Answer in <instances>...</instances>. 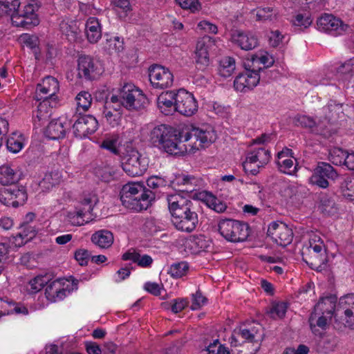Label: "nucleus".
Segmentation results:
<instances>
[{
	"mask_svg": "<svg viewBox=\"0 0 354 354\" xmlns=\"http://www.w3.org/2000/svg\"><path fill=\"white\" fill-rule=\"evenodd\" d=\"M216 139L210 128L186 127L180 130L166 124L156 126L150 133V140L171 155L194 153L200 148L207 147Z\"/></svg>",
	"mask_w": 354,
	"mask_h": 354,
	"instance_id": "1",
	"label": "nucleus"
},
{
	"mask_svg": "<svg viewBox=\"0 0 354 354\" xmlns=\"http://www.w3.org/2000/svg\"><path fill=\"white\" fill-rule=\"evenodd\" d=\"M39 7L35 0L29 1L22 7L19 0H0V17L10 16L14 26L30 29L39 24L37 14Z\"/></svg>",
	"mask_w": 354,
	"mask_h": 354,
	"instance_id": "2",
	"label": "nucleus"
},
{
	"mask_svg": "<svg viewBox=\"0 0 354 354\" xmlns=\"http://www.w3.org/2000/svg\"><path fill=\"white\" fill-rule=\"evenodd\" d=\"M259 324H243L234 329L230 337L232 354H255L261 339Z\"/></svg>",
	"mask_w": 354,
	"mask_h": 354,
	"instance_id": "3",
	"label": "nucleus"
},
{
	"mask_svg": "<svg viewBox=\"0 0 354 354\" xmlns=\"http://www.w3.org/2000/svg\"><path fill=\"white\" fill-rule=\"evenodd\" d=\"M154 198L155 194L140 183H127L120 191L122 205L127 209L136 212L147 209Z\"/></svg>",
	"mask_w": 354,
	"mask_h": 354,
	"instance_id": "4",
	"label": "nucleus"
},
{
	"mask_svg": "<svg viewBox=\"0 0 354 354\" xmlns=\"http://www.w3.org/2000/svg\"><path fill=\"white\" fill-rule=\"evenodd\" d=\"M302 259L310 268L321 272L328 267V257L323 240L317 235L310 236L308 244L301 250Z\"/></svg>",
	"mask_w": 354,
	"mask_h": 354,
	"instance_id": "5",
	"label": "nucleus"
},
{
	"mask_svg": "<svg viewBox=\"0 0 354 354\" xmlns=\"http://www.w3.org/2000/svg\"><path fill=\"white\" fill-rule=\"evenodd\" d=\"M106 102L111 104L122 103L124 108L130 111H138L145 109L149 104L146 95L131 84H124L118 95H112Z\"/></svg>",
	"mask_w": 354,
	"mask_h": 354,
	"instance_id": "6",
	"label": "nucleus"
},
{
	"mask_svg": "<svg viewBox=\"0 0 354 354\" xmlns=\"http://www.w3.org/2000/svg\"><path fill=\"white\" fill-rule=\"evenodd\" d=\"M218 227L221 235L227 241L233 243L246 241L250 233L248 223L234 219H222Z\"/></svg>",
	"mask_w": 354,
	"mask_h": 354,
	"instance_id": "7",
	"label": "nucleus"
},
{
	"mask_svg": "<svg viewBox=\"0 0 354 354\" xmlns=\"http://www.w3.org/2000/svg\"><path fill=\"white\" fill-rule=\"evenodd\" d=\"M149 160L138 151L128 152L122 158V167L129 176H140L147 170Z\"/></svg>",
	"mask_w": 354,
	"mask_h": 354,
	"instance_id": "8",
	"label": "nucleus"
},
{
	"mask_svg": "<svg viewBox=\"0 0 354 354\" xmlns=\"http://www.w3.org/2000/svg\"><path fill=\"white\" fill-rule=\"evenodd\" d=\"M27 199V191L23 185L15 184L0 189V202L6 206L18 207L24 205Z\"/></svg>",
	"mask_w": 354,
	"mask_h": 354,
	"instance_id": "9",
	"label": "nucleus"
},
{
	"mask_svg": "<svg viewBox=\"0 0 354 354\" xmlns=\"http://www.w3.org/2000/svg\"><path fill=\"white\" fill-rule=\"evenodd\" d=\"M150 84L154 88L165 89L171 87L174 75L168 68L160 64H152L148 68Z\"/></svg>",
	"mask_w": 354,
	"mask_h": 354,
	"instance_id": "10",
	"label": "nucleus"
},
{
	"mask_svg": "<svg viewBox=\"0 0 354 354\" xmlns=\"http://www.w3.org/2000/svg\"><path fill=\"white\" fill-rule=\"evenodd\" d=\"M261 67L252 69L246 68L245 71L236 77L234 87L236 91L246 93L257 86L260 80L259 72Z\"/></svg>",
	"mask_w": 354,
	"mask_h": 354,
	"instance_id": "11",
	"label": "nucleus"
},
{
	"mask_svg": "<svg viewBox=\"0 0 354 354\" xmlns=\"http://www.w3.org/2000/svg\"><path fill=\"white\" fill-rule=\"evenodd\" d=\"M59 82L53 77L47 76L37 85L34 99L37 101L56 102L55 94L59 91Z\"/></svg>",
	"mask_w": 354,
	"mask_h": 354,
	"instance_id": "12",
	"label": "nucleus"
},
{
	"mask_svg": "<svg viewBox=\"0 0 354 354\" xmlns=\"http://www.w3.org/2000/svg\"><path fill=\"white\" fill-rule=\"evenodd\" d=\"M337 177V173L333 166L322 162L314 169L309 180L312 185L325 189L329 186L328 180H335Z\"/></svg>",
	"mask_w": 354,
	"mask_h": 354,
	"instance_id": "13",
	"label": "nucleus"
},
{
	"mask_svg": "<svg viewBox=\"0 0 354 354\" xmlns=\"http://www.w3.org/2000/svg\"><path fill=\"white\" fill-rule=\"evenodd\" d=\"M176 111L185 116L193 115L198 110V103L194 95L185 89L176 91Z\"/></svg>",
	"mask_w": 354,
	"mask_h": 354,
	"instance_id": "14",
	"label": "nucleus"
},
{
	"mask_svg": "<svg viewBox=\"0 0 354 354\" xmlns=\"http://www.w3.org/2000/svg\"><path fill=\"white\" fill-rule=\"evenodd\" d=\"M77 71L78 77L86 80H95L102 73L99 63L88 55H82L78 58Z\"/></svg>",
	"mask_w": 354,
	"mask_h": 354,
	"instance_id": "15",
	"label": "nucleus"
},
{
	"mask_svg": "<svg viewBox=\"0 0 354 354\" xmlns=\"http://www.w3.org/2000/svg\"><path fill=\"white\" fill-rule=\"evenodd\" d=\"M317 29L334 36L342 35L347 26L331 14L324 13L317 21Z\"/></svg>",
	"mask_w": 354,
	"mask_h": 354,
	"instance_id": "16",
	"label": "nucleus"
},
{
	"mask_svg": "<svg viewBox=\"0 0 354 354\" xmlns=\"http://www.w3.org/2000/svg\"><path fill=\"white\" fill-rule=\"evenodd\" d=\"M267 234L274 242L283 247L292 241V230L283 223H271L268 226Z\"/></svg>",
	"mask_w": 354,
	"mask_h": 354,
	"instance_id": "17",
	"label": "nucleus"
},
{
	"mask_svg": "<svg viewBox=\"0 0 354 354\" xmlns=\"http://www.w3.org/2000/svg\"><path fill=\"white\" fill-rule=\"evenodd\" d=\"M171 221L174 225L178 230L187 232L194 231L198 223L196 206L189 209L186 212H183V214H179L174 217Z\"/></svg>",
	"mask_w": 354,
	"mask_h": 354,
	"instance_id": "18",
	"label": "nucleus"
},
{
	"mask_svg": "<svg viewBox=\"0 0 354 354\" xmlns=\"http://www.w3.org/2000/svg\"><path fill=\"white\" fill-rule=\"evenodd\" d=\"M98 122L91 115L79 117L73 125V133L77 138H82L96 131Z\"/></svg>",
	"mask_w": 354,
	"mask_h": 354,
	"instance_id": "19",
	"label": "nucleus"
},
{
	"mask_svg": "<svg viewBox=\"0 0 354 354\" xmlns=\"http://www.w3.org/2000/svg\"><path fill=\"white\" fill-rule=\"evenodd\" d=\"M167 201L172 218L179 214H183V212L196 207L192 200L179 193L168 195Z\"/></svg>",
	"mask_w": 354,
	"mask_h": 354,
	"instance_id": "20",
	"label": "nucleus"
},
{
	"mask_svg": "<svg viewBox=\"0 0 354 354\" xmlns=\"http://www.w3.org/2000/svg\"><path fill=\"white\" fill-rule=\"evenodd\" d=\"M337 298L333 295H330L320 299L318 303L315 306L314 311L309 318V324L314 326V319L317 315H327L328 317H332L335 313V317L337 311L336 306Z\"/></svg>",
	"mask_w": 354,
	"mask_h": 354,
	"instance_id": "21",
	"label": "nucleus"
},
{
	"mask_svg": "<svg viewBox=\"0 0 354 354\" xmlns=\"http://www.w3.org/2000/svg\"><path fill=\"white\" fill-rule=\"evenodd\" d=\"M212 45L209 37H205L199 39L196 44L195 51V61L196 68L203 71L209 64L208 50Z\"/></svg>",
	"mask_w": 354,
	"mask_h": 354,
	"instance_id": "22",
	"label": "nucleus"
},
{
	"mask_svg": "<svg viewBox=\"0 0 354 354\" xmlns=\"http://www.w3.org/2000/svg\"><path fill=\"white\" fill-rule=\"evenodd\" d=\"M232 41L237 44L242 50H250L258 46V39L252 33L239 30L231 32Z\"/></svg>",
	"mask_w": 354,
	"mask_h": 354,
	"instance_id": "23",
	"label": "nucleus"
},
{
	"mask_svg": "<svg viewBox=\"0 0 354 354\" xmlns=\"http://www.w3.org/2000/svg\"><path fill=\"white\" fill-rule=\"evenodd\" d=\"M176 91L162 92L157 98V106L160 111L165 115H172L176 111Z\"/></svg>",
	"mask_w": 354,
	"mask_h": 354,
	"instance_id": "24",
	"label": "nucleus"
},
{
	"mask_svg": "<svg viewBox=\"0 0 354 354\" xmlns=\"http://www.w3.org/2000/svg\"><path fill=\"white\" fill-rule=\"evenodd\" d=\"M57 102L41 101L37 106V109L32 116L33 124L36 128L43 125L51 115L52 109L55 106Z\"/></svg>",
	"mask_w": 354,
	"mask_h": 354,
	"instance_id": "25",
	"label": "nucleus"
},
{
	"mask_svg": "<svg viewBox=\"0 0 354 354\" xmlns=\"http://www.w3.org/2000/svg\"><path fill=\"white\" fill-rule=\"evenodd\" d=\"M292 158V151L290 149L286 148L278 153L277 164L280 171L289 175L295 172L297 167Z\"/></svg>",
	"mask_w": 354,
	"mask_h": 354,
	"instance_id": "26",
	"label": "nucleus"
},
{
	"mask_svg": "<svg viewBox=\"0 0 354 354\" xmlns=\"http://www.w3.org/2000/svg\"><path fill=\"white\" fill-rule=\"evenodd\" d=\"M68 127V125L66 120L57 118L50 122L45 131V134L51 140L63 138Z\"/></svg>",
	"mask_w": 354,
	"mask_h": 354,
	"instance_id": "27",
	"label": "nucleus"
},
{
	"mask_svg": "<svg viewBox=\"0 0 354 354\" xmlns=\"http://www.w3.org/2000/svg\"><path fill=\"white\" fill-rule=\"evenodd\" d=\"M85 31L89 42L95 44L102 37L101 26L98 19L95 17H89L85 24Z\"/></svg>",
	"mask_w": 354,
	"mask_h": 354,
	"instance_id": "28",
	"label": "nucleus"
},
{
	"mask_svg": "<svg viewBox=\"0 0 354 354\" xmlns=\"http://www.w3.org/2000/svg\"><path fill=\"white\" fill-rule=\"evenodd\" d=\"M114 237L113 233L107 230H100L95 232L91 236V241L100 248L106 249L113 243Z\"/></svg>",
	"mask_w": 354,
	"mask_h": 354,
	"instance_id": "29",
	"label": "nucleus"
},
{
	"mask_svg": "<svg viewBox=\"0 0 354 354\" xmlns=\"http://www.w3.org/2000/svg\"><path fill=\"white\" fill-rule=\"evenodd\" d=\"M59 30L70 42H74L77 38L79 28L77 21L64 19L59 23Z\"/></svg>",
	"mask_w": 354,
	"mask_h": 354,
	"instance_id": "30",
	"label": "nucleus"
},
{
	"mask_svg": "<svg viewBox=\"0 0 354 354\" xmlns=\"http://www.w3.org/2000/svg\"><path fill=\"white\" fill-rule=\"evenodd\" d=\"M196 195L199 200L206 202L208 207L217 213H223L227 209V205L225 203L210 193L202 192Z\"/></svg>",
	"mask_w": 354,
	"mask_h": 354,
	"instance_id": "31",
	"label": "nucleus"
},
{
	"mask_svg": "<svg viewBox=\"0 0 354 354\" xmlns=\"http://www.w3.org/2000/svg\"><path fill=\"white\" fill-rule=\"evenodd\" d=\"M319 209L324 215L334 216L337 214L339 206L334 197L323 195L320 198Z\"/></svg>",
	"mask_w": 354,
	"mask_h": 354,
	"instance_id": "32",
	"label": "nucleus"
},
{
	"mask_svg": "<svg viewBox=\"0 0 354 354\" xmlns=\"http://www.w3.org/2000/svg\"><path fill=\"white\" fill-rule=\"evenodd\" d=\"M323 112L328 122H335L339 118V115L343 113L342 104L329 102L327 106L323 108Z\"/></svg>",
	"mask_w": 354,
	"mask_h": 354,
	"instance_id": "33",
	"label": "nucleus"
},
{
	"mask_svg": "<svg viewBox=\"0 0 354 354\" xmlns=\"http://www.w3.org/2000/svg\"><path fill=\"white\" fill-rule=\"evenodd\" d=\"M354 311V294H348L339 299L337 306L336 315H342Z\"/></svg>",
	"mask_w": 354,
	"mask_h": 354,
	"instance_id": "34",
	"label": "nucleus"
},
{
	"mask_svg": "<svg viewBox=\"0 0 354 354\" xmlns=\"http://www.w3.org/2000/svg\"><path fill=\"white\" fill-rule=\"evenodd\" d=\"M102 115L109 125L115 127L120 124L122 115L118 110L108 105L107 106H104Z\"/></svg>",
	"mask_w": 354,
	"mask_h": 354,
	"instance_id": "35",
	"label": "nucleus"
},
{
	"mask_svg": "<svg viewBox=\"0 0 354 354\" xmlns=\"http://www.w3.org/2000/svg\"><path fill=\"white\" fill-rule=\"evenodd\" d=\"M19 180L17 173L9 166L0 167V183L10 186L15 185Z\"/></svg>",
	"mask_w": 354,
	"mask_h": 354,
	"instance_id": "36",
	"label": "nucleus"
},
{
	"mask_svg": "<svg viewBox=\"0 0 354 354\" xmlns=\"http://www.w3.org/2000/svg\"><path fill=\"white\" fill-rule=\"evenodd\" d=\"M235 68V59L232 57H224L219 62L218 71L221 76L228 77L232 75Z\"/></svg>",
	"mask_w": 354,
	"mask_h": 354,
	"instance_id": "37",
	"label": "nucleus"
},
{
	"mask_svg": "<svg viewBox=\"0 0 354 354\" xmlns=\"http://www.w3.org/2000/svg\"><path fill=\"white\" fill-rule=\"evenodd\" d=\"M278 15L279 12L276 8L268 6L258 8L256 17L258 21H272L277 19Z\"/></svg>",
	"mask_w": 354,
	"mask_h": 354,
	"instance_id": "38",
	"label": "nucleus"
},
{
	"mask_svg": "<svg viewBox=\"0 0 354 354\" xmlns=\"http://www.w3.org/2000/svg\"><path fill=\"white\" fill-rule=\"evenodd\" d=\"M292 25L299 30H304L311 26L313 18L309 12H299L295 15L292 20Z\"/></svg>",
	"mask_w": 354,
	"mask_h": 354,
	"instance_id": "39",
	"label": "nucleus"
},
{
	"mask_svg": "<svg viewBox=\"0 0 354 354\" xmlns=\"http://www.w3.org/2000/svg\"><path fill=\"white\" fill-rule=\"evenodd\" d=\"M62 174L58 171H52L46 173L41 181V186L46 189H50L62 181Z\"/></svg>",
	"mask_w": 354,
	"mask_h": 354,
	"instance_id": "40",
	"label": "nucleus"
},
{
	"mask_svg": "<svg viewBox=\"0 0 354 354\" xmlns=\"http://www.w3.org/2000/svg\"><path fill=\"white\" fill-rule=\"evenodd\" d=\"M340 190L344 198L354 200V176H346L341 183Z\"/></svg>",
	"mask_w": 354,
	"mask_h": 354,
	"instance_id": "41",
	"label": "nucleus"
},
{
	"mask_svg": "<svg viewBox=\"0 0 354 354\" xmlns=\"http://www.w3.org/2000/svg\"><path fill=\"white\" fill-rule=\"evenodd\" d=\"M340 316L341 321L335 320L334 327L339 330H342L344 328H348L354 330V311L348 313H343Z\"/></svg>",
	"mask_w": 354,
	"mask_h": 354,
	"instance_id": "42",
	"label": "nucleus"
},
{
	"mask_svg": "<svg viewBox=\"0 0 354 354\" xmlns=\"http://www.w3.org/2000/svg\"><path fill=\"white\" fill-rule=\"evenodd\" d=\"M75 100L77 102V109L78 111H86L92 104L93 98L88 91H83L77 95Z\"/></svg>",
	"mask_w": 354,
	"mask_h": 354,
	"instance_id": "43",
	"label": "nucleus"
},
{
	"mask_svg": "<svg viewBox=\"0 0 354 354\" xmlns=\"http://www.w3.org/2000/svg\"><path fill=\"white\" fill-rule=\"evenodd\" d=\"M49 282V276L41 275L37 276L34 279H31L29 282L30 288L28 290L30 293L34 294L41 290L46 284Z\"/></svg>",
	"mask_w": 354,
	"mask_h": 354,
	"instance_id": "44",
	"label": "nucleus"
},
{
	"mask_svg": "<svg viewBox=\"0 0 354 354\" xmlns=\"http://www.w3.org/2000/svg\"><path fill=\"white\" fill-rule=\"evenodd\" d=\"M95 174L101 180L110 182L113 178L115 171L113 167L106 165L96 167Z\"/></svg>",
	"mask_w": 354,
	"mask_h": 354,
	"instance_id": "45",
	"label": "nucleus"
},
{
	"mask_svg": "<svg viewBox=\"0 0 354 354\" xmlns=\"http://www.w3.org/2000/svg\"><path fill=\"white\" fill-rule=\"evenodd\" d=\"M97 199L95 195L85 197L76 207L86 217L93 211L94 205L96 204Z\"/></svg>",
	"mask_w": 354,
	"mask_h": 354,
	"instance_id": "46",
	"label": "nucleus"
},
{
	"mask_svg": "<svg viewBox=\"0 0 354 354\" xmlns=\"http://www.w3.org/2000/svg\"><path fill=\"white\" fill-rule=\"evenodd\" d=\"M188 268V263L185 261H181L171 265L168 272L174 278H180L185 275Z\"/></svg>",
	"mask_w": 354,
	"mask_h": 354,
	"instance_id": "47",
	"label": "nucleus"
},
{
	"mask_svg": "<svg viewBox=\"0 0 354 354\" xmlns=\"http://www.w3.org/2000/svg\"><path fill=\"white\" fill-rule=\"evenodd\" d=\"M67 220L73 225L80 226L84 223H87L88 220L91 219V216L87 217V220L85 219V216L80 212L78 209L75 211L69 212L67 214Z\"/></svg>",
	"mask_w": 354,
	"mask_h": 354,
	"instance_id": "48",
	"label": "nucleus"
},
{
	"mask_svg": "<svg viewBox=\"0 0 354 354\" xmlns=\"http://www.w3.org/2000/svg\"><path fill=\"white\" fill-rule=\"evenodd\" d=\"M229 351L218 339L201 351V354H229Z\"/></svg>",
	"mask_w": 354,
	"mask_h": 354,
	"instance_id": "49",
	"label": "nucleus"
},
{
	"mask_svg": "<svg viewBox=\"0 0 354 354\" xmlns=\"http://www.w3.org/2000/svg\"><path fill=\"white\" fill-rule=\"evenodd\" d=\"M297 126L313 129L316 127L317 123L314 118L305 115H298L294 119Z\"/></svg>",
	"mask_w": 354,
	"mask_h": 354,
	"instance_id": "50",
	"label": "nucleus"
},
{
	"mask_svg": "<svg viewBox=\"0 0 354 354\" xmlns=\"http://www.w3.org/2000/svg\"><path fill=\"white\" fill-rule=\"evenodd\" d=\"M335 342L327 337H322L317 343V351L320 353H328L333 351Z\"/></svg>",
	"mask_w": 354,
	"mask_h": 354,
	"instance_id": "51",
	"label": "nucleus"
},
{
	"mask_svg": "<svg viewBox=\"0 0 354 354\" xmlns=\"http://www.w3.org/2000/svg\"><path fill=\"white\" fill-rule=\"evenodd\" d=\"M37 228L32 224L21 223L20 225L19 236L23 239H32L37 234Z\"/></svg>",
	"mask_w": 354,
	"mask_h": 354,
	"instance_id": "52",
	"label": "nucleus"
},
{
	"mask_svg": "<svg viewBox=\"0 0 354 354\" xmlns=\"http://www.w3.org/2000/svg\"><path fill=\"white\" fill-rule=\"evenodd\" d=\"M274 59L269 55H263L258 56L257 55L252 57V63L253 68H255V64H262L263 68H268L274 64Z\"/></svg>",
	"mask_w": 354,
	"mask_h": 354,
	"instance_id": "53",
	"label": "nucleus"
},
{
	"mask_svg": "<svg viewBox=\"0 0 354 354\" xmlns=\"http://www.w3.org/2000/svg\"><path fill=\"white\" fill-rule=\"evenodd\" d=\"M286 310V304L284 302H279L272 306L270 310V314L272 318H281L285 316Z\"/></svg>",
	"mask_w": 354,
	"mask_h": 354,
	"instance_id": "54",
	"label": "nucleus"
},
{
	"mask_svg": "<svg viewBox=\"0 0 354 354\" xmlns=\"http://www.w3.org/2000/svg\"><path fill=\"white\" fill-rule=\"evenodd\" d=\"M75 258L80 266H86L91 258V253L87 250L79 249L75 252Z\"/></svg>",
	"mask_w": 354,
	"mask_h": 354,
	"instance_id": "55",
	"label": "nucleus"
},
{
	"mask_svg": "<svg viewBox=\"0 0 354 354\" xmlns=\"http://www.w3.org/2000/svg\"><path fill=\"white\" fill-rule=\"evenodd\" d=\"M147 184L149 188L157 189L165 187L167 185V181L162 177L155 176L149 178L147 180Z\"/></svg>",
	"mask_w": 354,
	"mask_h": 354,
	"instance_id": "56",
	"label": "nucleus"
},
{
	"mask_svg": "<svg viewBox=\"0 0 354 354\" xmlns=\"http://www.w3.org/2000/svg\"><path fill=\"white\" fill-rule=\"evenodd\" d=\"M255 152L258 156L259 163L257 164L259 167H263L264 165L267 164L270 158V151L268 150L265 149L264 148H259L255 150Z\"/></svg>",
	"mask_w": 354,
	"mask_h": 354,
	"instance_id": "57",
	"label": "nucleus"
},
{
	"mask_svg": "<svg viewBox=\"0 0 354 354\" xmlns=\"http://www.w3.org/2000/svg\"><path fill=\"white\" fill-rule=\"evenodd\" d=\"M207 301V299L202 295L201 291H197L193 295V301L191 308L198 310L203 306Z\"/></svg>",
	"mask_w": 354,
	"mask_h": 354,
	"instance_id": "58",
	"label": "nucleus"
},
{
	"mask_svg": "<svg viewBox=\"0 0 354 354\" xmlns=\"http://www.w3.org/2000/svg\"><path fill=\"white\" fill-rule=\"evenodd\" d=\"M176 2L183 9L195 10L201 6L198 0H176Z\"/></svg>",
	"mask_w": 354,
	"mask_h": 354,
	"instance_id": "59",
	"label": "nucleus"
},
{
	"mask_svg": "<svg viewBox=\"0 0 354 354\" xmlns=\"http://www.w3.org/2000/svg\"><path fill=\"white\" fill-rule=\"evenodd\" d=\"M331 317H328V315L324 314V315H317L316 318L314 319V326H311L310 324V328L313 330V333H315V329L316 326H319L322 329L326 328L327 326V320L328 318H330Z\"/></svg>",
	"mask_w": 354,
	"mask_h": 354,
	"instance_id": "60",
	"label": "nucleus"
},
{
	"mask_svg": "<svg viewBox=\"0 0 354 354\" xmlns=\"http://www.w3.org/2000/svg\"><path fill=\"white\" fill-rule=\"evenodd\" d=\"M6 145L8 149L13 153L19 152L23 147L22 142L14 138H8L6 140Z\"/></svg>",
	"mask_w": 354,
	"mask_h": 354,
	"instance_id": "61",
	"label": "nucleus"
},
{
	"mask_svg": "<svg viewBox=\"0 0 354 354\" xmlns=\"http://www.w3.org/2000/svg\"><path fill=\"white\" fill-rule=\"evenodd\" d=\"M283 36L279 30L272 31L268 36L269 44L272 47H277L281 42Z\"/></svg>",
	"mask_w": 354,
	"mask_h": 354,
	"instance_id": "62",
	"label": "nucleus"
},
{
	"mask_svg": "<svg viewBox=\"0 0 354 354\" xmlns=\"http://www.w3.org/2000/svg\"><path fill=\"white\" fill-rule=\"evenodd\" d=\"M60 282L57 280H55L52 282H48L46 284V295L48 299H50L52 297H54L55 291L57 290L58 286H60Z\"/></svg>",
	"mask_w": 354,
	"mask_h": 354,
	"instance_id": "63",
	"label": "nucleus"
},
{
	"mask_svg": "<svg viewBox=\"0 0 354 354\" xmlns=\"http://www.w3.org/2000/svg\"><path fill=\"white\" fill-rule=\"evenodd\" d=\"M187 305V301L183 299H177L173 301L171 310L174 313L182 311Z\"/></svg>",
	"mask_w": 354,
	"mask_h": 354,
	"instance_id": "64",
	"label": "nucleus"
}]
</instances>
